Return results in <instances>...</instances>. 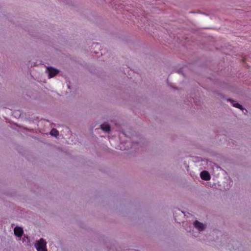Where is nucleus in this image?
<instances>
[{
  "label": "nucleus",
  "mask_w": 251,
  "mask_h": 251,
  "mask_svg": "<svg viewBox=\"0 0 251 251\" xmlns=\"http://www.w3.org/2000/svg\"><path fill=\"white\" fill-rule=\"evenodd\" d=\"M242 110H243V112H244V113H245V112H244V109L243 108ZM245 110L246 112H247V110L246 109H245Z\"/></svg>",
  "instance_id": "1a4fd4ad"
},
{
  "label": "nucleus",
  "mask_w": 251,
  "mask_h": 251,
  "mask_svg": "<svg viewBox=\"0 0 251 251\" xmlns=\"http://www.w3.org/2000/svg\"><path fill=\"white\" fill-rule=\"evenodd\" d=\"M14 234L18 237H21L23 234V228L20 227L16 226L14 229Z\"/></svg>",
  "instance_id": "7ed1b4c3"
},
{
  "label": "nucleus",
  "mask_w": 251,
  "mask_h": 251,
  "mask_svg": "<svg viewBox=\"0 0 251 251\" xmlns=\"http://www.w3.org/2000/svg\"><path fill=\"white\" fill-rule=\"evenodd\" d=\"M101 129L106 132H109L110 130V127L108 124H102L100 125Z\"/></svg>",
  "instance_id": "423d86ee"
},
{
  "label": "nucleus",
  "mask_w": 251,
  "mask_h": 251,
  "mask_svg": "<svg viewBox=\"0 0 251 251\" xmlns=\"http://www.w3.org/2000/svg\"><path fill=\"white\" fill-rule=\"evenodd\" d=\"M50 135L56 137L59 134L58 131L54 128H53L51 129V130L50 132Z\"/></svg>",
  "instance_id": "6e6552de"
},
{
  "label": "nucleus",
  "mask_w": 251,
  "mask_h": 251,
  "mask_svg": "<svg viewBox=\"0 0 251 251\" xmlns=\"http://www.w3.org/2000/svg\"><path fill=\"white\" fill-rule=\"evenodd\" d=\"M201 177L204 180H209L210 179V176L209 173L206 171H203L201 173Z\"/></svg>",
  "instance_id": "20e7f679"
},
{
  "label": "nucleus",
  "mask_w": 251,
  "mask_h": 251,
  "mask_svg": "<svg viewBox=\"0 0 251 251\" xmlns=\"http://www.w3.org/2000/svg\"><path fill=\"white\" fill-rule=\"evenodd\" d=\"M47 70L49 73V76L50 78L52 77L58 73V71L52 67H48Z\"/></svg>",
  "instance_id": "f03ea898"
},
{
  "label": "nucleus",
  "mask_w": 251,
  "mask_h": 251,
  "mask_svg": "<svg viewBox=\"0 0 251 251\" xmlns=\"http://www.w3.org/2000/svg\"><path fill=\"white\" fill-rule=\"evenodd\" d=\"M228 100H229L231 102V103H232V105L234 107L238 108H240L241 109H243L242 106L241 104H240L238 103H235V102H234V101L233 100H232L230 99Z\"/></svg>",
  "instance_id": "0eeeda50"
},
{
  "label": "nucleus",
  "mask_w": 251,
  "mask_h": 251,
  "mask_svg": "<svg viewBox=\"0 0 251 251\" xmlns=\"http://www.w3.org/2000/svg\"><path fill=\"white\" fill-rule=\"evenodd\" d=\"M194 225L195 227L200 231H202L204 229L203 224L198 221L195 222Z\"/></svg>",
  "instance_id": "39448f33"
},
{
  "label": "nucleus",
  "mask_w": 251,
  "mask_h": 251,
  "mask_svg": "<svg viewBox=\"0 0 251 251\" xmlns=\"http://www.w3.org/2000/svg\"><path fill=\"white\" fill-rule=\"evenodd\" d=\"M37 251H47L46 242L43 239H40L35 245Z\"/></svg>",
  "instance_id": "f257e3e1"
}]
</instances>
